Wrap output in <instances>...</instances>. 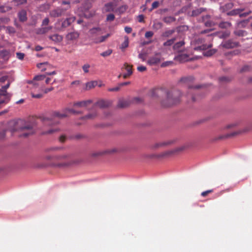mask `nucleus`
Here are the masks:
<instances>
[{
  "instance_id": "nucleus-11",
  "label": "nucleus",
  "mask_w": 252,
  "mask_h": 252,
  "mask_svg": "<svg viewBox=\"0 0 252 252\" xmlns=\"http://www.w3.org/2000/svg\"><path fill=\"white\" fill-rule=\"evenodd\" d=\"M79 33L77 31H73L68 33L65 36L67 40L73 41L76 40L79 36Z\"/></svg>"
},
{
  "instance_id": "nucleus-3",
  "label": "nucleus",
  "mask_w": 252,
  "mask_h": 252,
  "mask_svg": "<svg viewBox=\"0 0 252 252\" xmlns=\"http://www.w3.org/2000/svg\"><path fill=\"white\" fill-rule=\"evenodd\" d=\"M67 114L66 112L60 113L59 112H55L53 116L51 117H45L43 119V123L45 125L53 126L58 124L59 122L58 119L63 118L66 117Z\"/></svg>"
},
{
  "instance_id": "nucleus-24",
  "label": "nucleus",
  "mask_w": 252,
  "mask_h": 252,
  "mask_svg": "<svg viewBox=\"0 0 252 252\" xmlns=\"http://www.w3.org/2000/svg\"><path fill=\"white\" fill-rule=\"evenodd\" d=\"M71 163L70 161L62 162L57 164H53L52 165L58 168H64L71 165Z\"/></svg>"
},
{
  "instance_id": "nucleus-6",
  "label": "nucleus",
  "mask_w": 252,
  "mask_h": 252,
  "mask_svg": "<svg viewBox=\"0 0 252 252\" xmlns=\"http://www.w3.org/2000/svg\"><path fill=\"white\" fill-rule=\"evenodd\" d=\"M239 45L238 42L235 41L233 39H228L222 42L220 46L225 49H232L237 47Z\"/></svg>"
},
{
  "instance_id": "nucleus-48",
  "label": "nucleus",
  "mask_w": 252,
  "mask_h": 252,
  "mask_svg": "<svg viewBox=\"0 0 252 252\" xmlns=\"http://www.w3.org/2000/svg\"><path fill=\"white\" fill-rule=\"evenodd\" d=\"M159 5V2L158 1H154L153 3H152V7L150 9V11H151L152 10H153L154 9H155L156 8H157Z\"/></svg>"
},
{
  "instance_id": "nucleus-44",
  "label": "nucleus",
  "mask_w": 252,
  "mask_h": 252,
  "mask_svg": "<svg viewBox=\"0 0 252 252\" xmlns=\"http://www.w3.org/2000/svg\"><path fill=\"white\" fill-rule=\"evenodd\" d=\"M45 78V76L44 75H39L34 76L33 78L34 81H41L43 80Z\"/></svg>"
},
{
  "instance_id": "nucleus-39",
  "label": "nucleus",
  "mask_w": 252,
  "mask_h": 252,
  "mask_svg": "<svg viewBox=\"0 0 252 252\" xmlns=\"http://www.w3.org/2000/svg\"><path fill=\"white\" fill-rule=\"evenodd\" d=\"M175 19L172 16H167L163 19V21L166 23H170L175 21Z\"/></svg>"
},
{
  "instance_id": "nucleus-29",
  "label": "nucleus",
  "mask_w": 252,
  "mask_h": 252,
  "mask_svg": "<svg viewBox=\"0 0 252 252\" xmlns=\"http://www.w3.org/2000/svg\"><path fill=\"white\" fill-rule=\"evenodd\" d=\"M234 33L235 35L238 36H244L247 34V32L245 31L241 30L235 31Z\"/></svg>"
},
{
  "instance_id": "nucleus-33",
  "label": "nucleus",
  "mask_w": 252,
  "mask_h": 252,
  "mask_svg": "<svg viewBox=\"0 0 252 252\" xmlns=\"http://www.w3.org/2000/svg\"><path fill=\"white\" fill-rule=\"evenodd\" d=\"M216 51L217 50L216 49H210L209 50L204 52L203 55L205 56L210 57L214 55L216 52Z\"/></svg>"
},
{
  "instance_id": "nucleus-27",
  "label": "nucleus",
  "mask_w": 252,
  "mask_h": 252,
  "mask_svg": "<svg viewBox=\"0 0 252 252\" xmlns=\"http://www.w3.org/2000/svg\"><path fill=\"white\" fill-rule=\"evenodd\" d=\"M114 7L113 3L109 2L105 4L104 10L106 12H111L114 10Z\"/></svg>"
},
{
  "instance_id": "nucleus-25",
  "label": "nucleus",
  "mask_w": 252,
  "mask_h": 252,
  "mask_svg": "<svg viewBox=\"0 0 252 252\" xmlns=\"http://www.w3.org/2000/svg\"><path fill=\"white\" fill-rule=\"evenodd\" d=\"M49 38L55 42H60L63 39L62 36L58 34H55L53 35H51L50 36Z\"/></svg>"
},
{
  "instance_id": "nucleus-19",
  "label": "nucleus",
  "mask_w": 252,
  "mask_h": 252,
  "mask_svg": "<svg viewBox=\"0 0 252 252\" xmlns=\"http://www.w3.org/2000/svg\"><path fill=\"white\" fill-rule=\"evenodd\" d=\"M92 102L91 100H85L82 101H79L77 102H75L74 104V106L82 107H86L88 106V104L91 103Z\"/></svg>"
},
{
  "instance_id": "nucleus-18",
  "label": "nucleus",
  "mask_w": 252,
  "mask_h": 252,
  "mask_svg": "<svg viewBox=\"0 0 252 252\" xmlns=\"http://www.w3.org/2000/svg\"><path fill=\"white\" fill-rule=\"evenodd\" d=\"M110 104L111 103L109 101L101 100L97 101L95 105L101 108H104L109 107Z\"/></svg>"
},
{
  "instance_id": "nucleus-37",
  "label": "nucleus",
  "mask_w": 252,
  "mask_h": 252,
  "mask_svg": "<svg viewBox=\"0 0 252 252\" xmlns=\"http://www.w3.org/2000/svg\"><path fill=\"white\" fill-rule=\"evenodd\" d=\"M125 40L123 43L121 45V48L122 49H125L128 46V37L126 36H125Z\"/></svg>"
},
{
  "instance_id": "nucleus-21",
  "label": "nucleus",
  "mask_w": 252,
  "mask_h": 252,
  "mask_svg": "<svg viewBox=\"0 0 252 252\" xmlns=\"http://www.w3.org/2000/svg\"><path fill=\"white\" fill-rule=\"evenodd\" d=\"M110 34L108 33L105 35L101 36L94 39V42L95 43H100L105 41L108 37L110 36Z\"/></svg>"
},
{
  "instance_id": "nucleus-54",
  "label": "nucleus",
  "mask_w": 252,
  "mask_h": 252,
  "mask_svg": "<svg viewBox=\"0 0 252 252\" xmlns=\"http://www.w3.org/2000/svg\"><path fill=\"white\" fill-rule=\"evenodd\" d=\"M49 23V19L48 18H45L42 23V26H47Z\"/></svg>"
},
{
  "instance_id": "nucleus-61",
  "label": "nucleus",
  "mask_w": 252,
  "mask_h": 252,
  "mask_svg": "<svg viewBox=\"0 0 252 252\" xmlns=\"http://www.w3.org/2000/svg\"><path fill=\"white\" fill-rule=\"evenodd\" d=\"M125 31L127 33H130L132 32V29L129 27H126L125 28Z\"/></svg>"
},
{
  "instance_id": "nucleus-55",
  "label": "nucleus",
  "mask_w": 252,
  "mask_h": 252,
  "mask_svg": "<svg viewBox=\"0 0 252 252\" xmlns=\"http://www.w3.org/2000/svg\"><path fill=\"white\" fill-rule=\"evenodd\" d=\"M191 80V77H185L182 78L180 81L184 83H187L189 81H190Z\"/></svg>"
},
{
  "instance_id": "nucleus-40",
  "label": "nucleus",
  "mask_w": 252,
  "mask_h": 252,
  "mask_svg": "<svg viewBox=\"0 0 252 252\" xmlns=\"http://www.w3.org/2000/svg\"><path fill=\"white\" fill-rule=\"evenodd\" d=\"M175 40V38H173L172 39H169L163 43V45L164 46H170L174 43Z\"/></svg>"
},
{
  "instance_id": "nucleus-43",
  "label": "nucleus",
  "mask_w": 252,
  "mask_h": 252,
  "mask_svg": "<svg viewBox=\"0 0 252 252\" xmlns=\"http://www.w3.org/2000/svg\"><path fill=\"white\" fill-rule=\"evenodd\" d=\"M96 116V113L90 114L85 117H82L83 119H92L94 118Z\"/></svg>"
},
{
  "instance_id": "nucleus-58",
  "label": "nucleus",
  "mask_w": 252,
  "mask_h": 252,
  "mask_svg": "<svg viewBox=\"0 0 252 252\" xmlns=\"http://www.w3.org/2000/svg\"><path fill=\"white\" fill-rule=\"evenodd\" d=\"M137 70L140 72H143L146 70V67L144 66H139L137 67Z\"/></svg>"
},
{
  "instance_id": "nucleus-17",
  "label": "nucleus",
  "mask_w": 252,
  "mask_h": 252,
  "mask_svg": "<svg viewBox=\"0 0 252 252\" xmlns=\"http://www.w3.org/2000/svg\"><path fill=\"white\" fill-rule=\"evenodd\" d=\"M130 103L131 101L129 99H120L118 102V107L119 108H125L129 106Z\"/></svg>"
},
{
  "instance_id": "nucleus-35",
  "label": "nucleus",
  "mask_w": 252,
  "mask_h": 252,
  "mask_svg": "<svg viewBox=\"0 0 252 252\" xmlns=\"http://www.w3.org/2000/svg\"><path fill=\"white\" fill-rule=\"evenodd\" d=\"M59 130L58 128H51L48 130L45 131L43 132L44 134H50L57 132Z\"/></svg>"
},
{
  "instance_id": "nucleus-26",
  "label": "nucleus",
  "mask_w": 252,
  "mask_h": 252,
  "mask_svg": "<svg viewBox=\"0 0 252 252\" xmlns=\"http://www.w3.org/2000/svg\"><path fill=\"white\" fill-rule=\"evenodd\" d=\"M52 29V27H44L38 29L37 31L38 34H44L48 32L50 30Z\"/></svg>"
},
{
  "instance_id": "nucleus-9",
  "label": "nucleus",
  "mask_w": 252,
  "mask_h": 252,
  "mask_svg": "<svg viewBox=\"0 0 252 252\" xmlns=\"http://www.w3.org/2000/svg\"><path fill=\"white\" fill-rule=\"evenodd\" d=\"M160 62V55L159 53L156 54L154 56L150 58L147 63L150 65H156Z\"/></svg>"
},
{
  "instance_id": "nucleus-52",
  "label": "nucleus",
  "mask_w": 252,
  "mask_h": 252,
  "mask_svg": "<svg viewBox=\"0 0 252 252\" xmlns=\"http://www.w3.org/2000/svg\"><path fill=\"white\" fill-rule=\"evenodd\" d=\"M25 54L22 53H16V57L18 59L20 60H23L24 58Z\"/></svg>"
},
{
  "instance_id": "nucleus-5",
  "label": "nucleus",
  "mask_w": 252,
  "mask_h": 252,
  "mask_svg": "<svg viewBox=\"0 0 252 252\" xmlns=\"http://www.w3.org/2000/svg\"><path fill=\"white\" fill-rule=\"evenodd\" d=\"M195 43L198 46H195L194 49L195 50H205L212 46V44L210 43L209 44H204L205 39L202 37H198L195 39Z\"/></svg>"
},
{
  "instance_id": "nucleus-15",
  "label": "nucleus",
  "mask_w": 252,
  "mask_h": 252,
  "mask_svg": "<svg viewBox=\"0 0 252 252\" xmlns=\"http://www.w3.org/2000/svg\"><path fill=\"white\" fill-rule=\"evenodd\" d=\"M126 70L127 73L124 74L123 77L126 79L130 76L132 73V65L128 64L127 63H125L124 65V67Z\"/></svg>"
},
{
  "instance_id": "nucleus-51",
  "label": "nucleus",
  "mask_w": 252,
  "mask_h": 252,
  "mask_svg": "<svg viewBox=\"0 0 252 252\" xmlns=\"http://www.w3.org/2000/svg\"><path fill=\"white\" fill-rule=\"evenodd\" d=\"M120 88H121V87H120V86H119V84L118 86H117V87H116L115 88L109 89L108 91L109 92H116V91H119Z\"/></svg>"
},
{
  "instance_id": "nucleus-31",
  "label": "nucleus",
  "mask_w": 252,
  "mask_h": 252,
  "mask_svg": "<svg viewBox=\"0 0 252 252\" xmlns=\"http://www.w3.org/2000/svg\"><path fill=\"white\" fill-rule=\"evenodd\" d=\"M28 83L32 85L31 87V89L32 90L33 89H36L37 88H39V84L38 83L36 82V81H34V79H33L32 81H28Z\"/></svg>"
},
{
  "instance_id": "nucleus-14",
  "label": "nucleus",
  "mask_w": 252,
  "mask_h": 252,
  "mask_svg": "<svg viewBox=\"0 0 252 252\" xmlns=\"http://www.w3.org/2000/svg\"><path fill=\"white\" fill-rule=\"evenodd\" d=\"M210 18V16L208 15H206L202 17L203 21L205 26L206 27H211L215 26L216 24V23L213 22L212 20H209Z\"/></svg>"
},
{
  "instance_id": "nucleus-12",
  "label": "nucleus",
  "mask_w": 252,
  "mask_h": 252,
  "mask_svg": "<svg viewBox=\"0 0 252 252\" xmlns=\"http://www.w3.org/2000/svg\"><path fill=\"white\" fill-rule=\"evenodd\" d=\"M68 156L66 155H58L55 156H48L46 157V158L48 160H56L58 161H62L67 159Z\"/></svg>"
},
{
  "instance_id": "nucleus-13",
  "label": "nucleus",
  "mask_w": 252,
  "mask_h": 252,
  "mask_svg": "<svg viewBox=\"0 0 252 252\" xmlns=\"http://www.w3.org/2000/svg\"><path fill=\"white\" fill-rule=\"evenodd\" d=\"M173 142H174L173 140H168L165 142L157 143L154 144L153 145H152V148L153 149H156L158 148L159 147H164V146H166L170 145V144H172Z\"/></svg>"
},
{
  "instance_id": "nucleus-57",
  "label": "nucleus",
  "mask_w": 252,
  "mask_h": 252,
  "mask_svg": "<svg viewBox=\"0 0 252 252\" xmlns=\"http://www.w3.org/2000/svg\"><path fill=\"white\" fill-rule=\"evenodd\" d=\"M18 4H22L26 3L27 0H14Z\"/></svg>"
},
{
  "instance_id": "nucleus-64",
  "label": "nucleus",
  "mask_w": 252,
  "mask_h": 252,
  "mask_svg": "<svg viewBox=\"0 0 252 252\" xmlns=\"http://www.w3.org/2000/svg\"><path fill=\"white\" fill-rule=\"evenodd\" d=\"M6 130H3L0 132V139H2L4 137Z\"/></svg>"
},
{
  "instance_id": "nucleus-47",
  "label": "nucleus",
  "mask_w": 252,
  "mask_h": 252,
  "mask_svg": "<svg viewBox=\"0 0 252 252\" xmlns=\"http://www.w3.org/2000/svg\"><path fill=\"white\" fill-rule=\"evenodd\" d=\"M31 95L32 97L35 98H40L43 97V94H34L32 91L31 92Z\"/></svg>"
},
{
  "instance_id": "nucleus-23",
  "label": "nucleus",
  "mask_w": 252,
  "mask_h": 252,
  "mask_svg": "<svg viewBox=\"0 0 252 252\" xmlns=\"http://www.w3.org/2000/svg\"><path fill=\"white\" fill-rule=\"evenodd\" d=\"M233 6V4L232 2H229L226 3L225 5L220 6V9L221 12H224L230 9H231Z\"/></svg>"
},
{
  "instance_id": "nucleus-2",
  "label": "nucleus",
  "mask_w": 252,
  "mask_h": 252,
  "mask_svg": "<svg viewBox=\"0 0 252 252\" xmlns=\"http://www.w3.org/2000/svg\"><path fill=\"white\" fill-rule=\"evenodd\" d=\"M24 123L23 121H18L15 126V127L11 129L10 131L11 133H13L17 131H20L22 132L20 134V137H27L29 135L32 134L34 133V130L32 125L29 124H26L24 126H22Z\"/></svg>"
},
{
  "instance_id": "nucleus-30",
  "label": "nucleus",
  "mask_w": 252,
  "mask_h": 252,
  "mask_svg": "<svg viewBox=\"0 0 252 252\" xmlns=\"http://www.w3.org/2000/svg\"><path fill=\"white\" fill-rule=\"evenodd\" d=\"M97 84V82L95 81H91L86 83V89L90 90L92 88H94Z\"/></svg>"
},
{
  "instance_id": "nucleus-56",
  "label": "nucleus",
  "mask_w": 252,
  "mask_h": 252,
  "mask_svg": "<svg viewBox=\"0 0 252 252\" xmlns=\"http://www.w3.org/2000/svg\"><path fill=\"white\" fill-rule=\"evenodd\" d=\"M138 20L140 23L144 22V16L143 15H139L138 16Z\"/></svg>"
},
{
  "instance_id": "nucleus-42",
  "label": "nucleus",
  "mask_w": 252,
  "mask_h": 252,
  "mask_svg": "<svg viewBox=\"0 0 252 252\" xmlns=\"http://www.w3.org/2000/svg\"><path fill=\"white\" fill-rule=\"evenodd\" d=\"M112 53V50L108 49L105 52H103L100 54V55L102 57H105L110 56Z\"/></svg>"
},
{
  "instance_id": "nucleus-41",
  "label": "nucleus",
  "mask_w": 252,
  "mask_h": 252,
  "mask_svg": "<svg viewBox=\"0 0 252 252\" xmlns=\"http://www.w3.org/2000/svg\"><path fill=\"white\" fill-rule=\"evenodd\" d=\"M185 42L184 41H180L176 43L174 46L173 48L175 50L179 49L181 46L184 45Z\"/></svg>"
},
{
  "instance_id": "nucleus-59",
  "label": "nucleus",
  "mask_w": 252,
  "mask_h": 252,
  "mask_svg": "<svg viewBox=\"0 0 252 252\" xmlns=\"http://www.w3.org/2000/svg\"><path fill=\"white\" fill-rule=\"evenodd\" d=\"M142 100L139 97H135L132 100L133 103H139L142 102Z\"/></svg>"
},
{
  "instance_id": "nucleus-63",
  "label": "nucleus",
  "mask_w": 252,
  "mask_h": 252,
  "mask_svg": "<svg viewBox=\"0 0 252 252\" xmlns=\"http://www.w3.org/2000/svg\"><path fill=\"white\" fill-rule=\"evenodd\" d=\"M54 90V88L53 87H51V88H47V89H45L44 90V93L45 94H47L48 93V92H51L52 91H53Z\"/></svg>"
},
{
  "instance_id": "nucleus-62",
  "label": "nucleus",
  "mask_w": 252,
  "mask_h": 252,
  "mask_svg": "<svg viewBox=\"0 0 252 252\" xmlns=\"http://www.w3.org/2000/svg\"><path fill=\"white\" fill-rule=\"evenodd\" d=\"M145 54H143V53H140L138 55L139 58L141 59L143 61H145Z\"/></svg>"
},
{
  "instance_id": "nucleus-36",
  "label": "nucleus",
  "mask_w": 252,
  "mask_h": 252,
  "mask_svg": "<svg viewBox=\"0 0 252 252\" xmlns=\"http://www.w3.org/2000/svg\"><path fill=\"white\" fill-rule=\"evenodd\" d=\"M205 10L203 8H200L198 9H196L194 10L192 12V16H196L200 14L202 12H203Z\"/></svg>"
},
{
  "instance_id": "nucleus-16",
  "label": "nucleus",
  "mask_w": 252,
  "mask_h": 252,
  "mask_svg": "<svg viewBox=\"0 0 252 252\" xmlns=\"http://www.w3.org/2000/svg\"><path fill=\"white\" fill-rule=\"evenodd\" d=\"M75 20V17H71L68 18H66L64 20L62 24V27L63 28H65L69 26L71 24L74 22Z\"/></svg>"
},
{
  "instance_id": "nucleus-60",
  "label": "nucleus",
  "mask_w": 252,
  "mask_h": 252,
  "mask_svg": "<svg viewBox=\"0 0 252 252\" xmlns=\"http://www.w3.org/2000/svg\"><path fill=\"white\" fill-rule=\"evenodd\" d=\"M127 8V6L126 5H123L120 7L119 10L122 12H125Z\"/></svg>"
},
{
  "instance_id": "nucleus-32",
  "label": "nucleus",
  "mask_w": 252,
  "mask_h": 252,
  "mask_svg": "<svg viewBox=\"0 0 252 252\" xmlns=\"http://www.w3.org/2000/svg\"><path fill=\"white\" fill-rule=\"evenodd\" d=\"M9 21V19L7 17H1L0 18V30L1 29L3 26H1L2 24H7Z\"/></svg>"
},
{
  "instance_id": "nucleus-46",
  "label": "nucleus",
  "mask_w": 252,
  "mask_h": 252,
  "mask_svg": "<svg viewBox=\"0 0 252 252\" xmlns=\"http://www.w3.org/2000/svg\"><path fill=\"white\" fill-rule=\"evenodd\" d=\"M90 67V65L89 64H85L82 66V69L85 73H88L89 71V68Z\"/></svg>"
},
{
  "instance_id": "nucleus-34",
  "label": "nucleus",
  "mask_w": 252,
  "mask_h": 252,
  "mask_svg": "<svg viewBox=\"0 0 252 252\" xmlns=\"http://www.w3.org/2000/svg\"><path fill=\"white\" fill-rule=\"evenodd\" d=\"M175 32L174 30H170L165 31L162 34V36L164 37H168L172 35Z\"/></svg>"
},
{
  "instance_id": "nucleus-20",
  "label": "nucleus",
  "mask_w": 252,
  "mask_h": 252,
  "mask_svg": "<svg viewBox=\"0 0 252 252\" xmlns=\"http://www.w3.org/2000/svg\"><path fill=\"white\" fill-rule=\"evenodd\" d=\"M236 134H237V132H234L230 133L229 134H227L226 135H220V136L216 137L214 138H213L212 139V141H215L220 140V139H223V138H227V137L233 136H234V135H235Z\"/></svg>"
},
{
  "instance_id": "nucleus-8",
  "label": "nucleus",
  "mask_w": 252,
  "mask_h": 252,
  "mask_svg": "<svg viewBox=\"0 0 252 252\" xmlns=\"http://www.w3.org/2000/svg\"><path fill=\"white\" fill-rule=\"evenodd\" d=\"M66 10L67 9L59 7L51 11L50 15L53 17H58L61 16Z\"/></svg>"
},
{
  "instance_id": "nucleus-53",
  "label": "nucleus",
  "mask_w": 252,
  "mask_h": 252,
  "mask_svg": "<svg viewBox=\"0 0 252 252\" xmlns=\"http://www.w3.org/2000/svg\"><path fill=\"white\" fill-rule=\"evenodd\" d=\"M66 140V137L64 135H62L59 137V141L61 143H64Z\"/></svg>"
},
{
  "instance_id": "nucleus-10",
  "label": "nucleus",
  "mask_w": 252,
  "mask_h": 252,
  "mask_svg": "<svg viewBox=\"0 0 252 252\" xmlns=\"http://www.w3.org/2000/svg\"><path fill=\"white\" fill-rule=\"evenodd\" d=\"M230 32L229 31H224L221 32H216L213 34L208 35L206 36V38H211L212 35H216L220 38H226L230 35Z\"/></svg>"
},
{
  "instance_id": "nucleus-38",
  "label": "nucleus",
  "mask_w": 252,
  "mask_h": 252,
  "mask_svg": "<svg viewBox=\"0 0 252 252\" xmlns=\"http://www.w3.org/2000/svg\"><path fill=\"white\" fill-rule=\"evenodd\" d=\"M101 31L99 28H94L90 30L89 32L90 34L93 35L96 34L98 32H100Z\"/></svg>"
},
{
  "instance_id": "nucleus-50",
  "label": "nucleus",
  "mask_w": 252,
  "mask_h": 252,
  "mask_svg": "<svg viewBox=\"0 0 252 252\" xmlns=\"http://www.w3.org/2000/svg\"><path fill=\"white\" fill-rule=\"evenodd\" d=\"M154 33L153 32L149 31L145 33V36L146 38H150L153 36Z\"/></svg>"
},
{
  "instance_id": "nucleus-49",
  "label": "nucleus",
  "mask_w": 252,
  "mask_h": 252,
  "mask_svg": "<svg viewBox=\"0 0 252 252\" xmlns=\"http://www.w3.org/2000/svg\"><path fill=\"white\" fill-rule=\"evenodd\" d=\"M114 19L115 16L113 14H110L107 16L106 20L108 21H112L114 20Z\"/></svg>"
},
{
  "instance_id": "nucleus-1",
  "label": "nucleus",
  "mask_w": 252,
  "mask_h": 252,
  "mask_svg": "<svg viewBox=\"0 0 252 252\" xmlns=\"http://www.w3.org/2000/svg\"><path fill=\"white\" fill-rule=\"evenodd\" d=\"M163 94L166 96L165 98L161 102L163 107H170L180 102L182 93L177 90H167L162 88L155 89L151 91V95L153 97H158Z\"/></svg>"
},
{
  "instance_id": "nucleus-4",
  "label": "nucleus",
  "mask_w": 252,
  "mask_h": 252,
  "mask_svg": "<svg viewBox=\"0 0 252 252\" xmlns=\"http://www.w3.org/2000/svg\"><path fill=\"white\" fill-rule=\"evenodd\" d=\"M187 148V146L185 145L181 146L175 149L162 152L158 155L153 156V157L158 158L169 157L179 153L180 152L186 149Z\"/></svg>"
},
{
  "instance_id": "nucleus-7",
  "label": "nucleus",
  "mask_w": 252,
  "mask_h": 252,
  "mask_svg": "<svg viewBox=\"0 0 252 252\" xmlns=\"http://www.w3.org/2000/svg\"><path fill=\"white\" fill-rule=\"evenodd\" d=\"M243 11H244V9H241V8L236 9L232 10L227 12V15H229V16H234V15L239 14V16L240 17H246L252 13V11L249 10L248 12L241 13V12H242Z\"/></svg>"
},
{
  "instance_id": "nucleus-28",
  "label": "nucleus",
  "mask_w": 252,
  "mask_h": 252,
  "mask_svg": "<svg viewBox=\"0 0 252 252\" xmlns=\"http://www.w3.org/2000/svg\"><path fill=\"white\" fill-rule=\"evenodd\" d=\"M231 24L228 22H222L219 24V26L221 29H227L231 26Z\"/></svg>"
},
{
  "instance_id": "nucleus-45",
  "label": "nucleus",
  "mask_w": 252,
  "mask_h": 252,
  "mask_svg": "<svg viewBox=\"0 0 252 252\" xmlns=\"http://www.w3.org/2000/svg\"><path fill=\"white\" fill-rule=\"evenodd\" d=\"M214 191L213 189H209L201 192V195L203 197L207 196L209 193H212Z\"/></svg>"
},
{
  "instance_id": "nucleus-22",
  "label": "nucleus",
  "mask_w": 252,
  "mask_h": 252,
  "mask_svg": "<svg viewBox=\"0 0 252 252\" xmlns=\"http://www.w3.org/2000/svg\"><path fill=\"white\" fill-rule=\"evenodd\" d=\"M18 17L19 20L21 22H24L27 20V12L25 10H21L18 13Z\"/></svg>"
}]
</instances>
